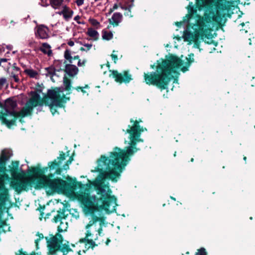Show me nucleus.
Wrapping results in <instances>:
<instances>
[{"label": "nucleus", "instance_id": "obj_1", "mask_svg": "<svg viewBox=\"0 0 255 255\" xmlns=\"http://www.w3.org/2000/svg\"><path fill=\"white\" fill-rule=\"evenodd\" d=\"M67 181L60 178H56L54 180H48L50 182V186L52 188L58 189V192H69L72 190L80 189L81 191L78 197V200L83 205L85 210L89 213L92 214L96 212L102 210L107 213H111L116 211L117 206V198L114 195H111L112 190L104 184L102 180H99L93 183L94 188L97 194L100 195L98 198L95 195L90 194V184H84L80 181H76V179L72 178L69 176L65 177Z\"/></svg>", "mask_w": 255, "mask_h": 255}, {"label": "nucleus", "instance_id": "obj_2", "mask_svg": "<svg viewBox=\"0 0 255 255\" xmlns=\"http://www.w3.org/2000/svg\"><path fill=\"white\" fill-rule=\"evenodd\" d=\"M130 122L132 125H128V128L126 130L123 129L125 133L129 134V145L125 147L124 149L117 146L115 147L113 151L110 153L109 157L101 155L97 161V166L95 170H91L92 172H99L104 178L114 182L118 181L121 172L130 160L131 156L139 150L136 147L137 143L143 141L140 138L143 131V128L139 125L140 123L142 122L141 119L133 120L130 119Z\"/></svg>", "mask_w": 255, "mask_h": 255}, {"label": "nucleus", "instance_id": "obj_3", "mask_svg": "<svg viewBox=\"0 0 255 255\" xmlns=\"http://www.w3.org/2000/svg\"><path fill=\"white\" fill-rule=\"evenodd\" d=\"M69 151L66 154L63 151L59 152V156L57 159L48 163V166L41 167L40 163L35 166H32L27 170L28 176L30 177L26 180H20L14 179L11 182V186L17 194H20L22 191L27 192L31 189L33 185L36 190L48 188L52 191H58V189H53L50 186L49 180H54L55 174L61 175L64 170V166L61 167V163L66 159V156L69 155Z\"/></svg>", "mask_w": 255, "mask_h": 255}, {"label": "nucleus", "instance_id": "obj_4", "mask_svg": "<svg viewBox=\"0 0 255 255\" xmlns=\"http://www.w3.org/2000/svg\"><path fill=\"white\" fill-rule=\"evenodd\" d=\"M189 58H186L187 61L185 66L181 67L183 61L177 56L170 54L168 58L164 59L161 58L157 60V65L155 71L144 73L143 79L146 84L155 86L161 90L168 88L170 81L174 78L173 74L179 75L177 71L180 69L181 71L185 73L188 71L189 67L194 62L193 53L190 54Z\"/></svg>", "mask_w": 255, "mask_h": 255}, {"label": "nucleus", "instance_id": "obj_5", "mask_svg": "<svg viewBox=\"0 0 255 255\" xmlns=\"http://www.w3.org/2000/svg\"><path fill=\"white\" fill-rule=\"evenodd\" d=\"M196 18L194 23L188 22L187 30L193 29V33L200 35L201 40L208 39L213 37L212 32L216 25L222 28L227 20V17H193Z\"/></svg>", "mask_w": 255, "mask_h": 255}, {"label": "nucleus", "instance_id": "obj_6", "mask_svg": "<svg viewBox=\"0 0 255 255\" xmlns=\"http://www.w3.org/2000/svg\"><path fill=\"white\" fill-rule=\"evenodd\" d=\"M229 3L226 0H196L195 4L190 2L186 7V16H200L197 12L204 8L213 16H221L220 12L227 9Z\"/></svg>", "mask_w": 255, "mask_h": 255}, {"label": "nucleus", "instance_id": "obj_7", "mask_svg": "<svg viewBox=\"0 0 255 255\" xmlns=\"http://www.w3.org/2000/svg\"><path fill=\"white\" fill-rule=\"evenodd\" d=\"M11 155L12 154L7 149L2 150L0 155V173H2L0 175V208L4 206L9 197V190L5 187L4 179H7L8 177L7 174H5L6 163Z\"/></svg>", "mask_w": 255, "mask_h": 255}, {"label": "nucleus", "instance_id": "obj_8", "mask_svg": "<svg viewBox=\"0 0 255 255\" xmlns=\"http://www.w3.org/2000/svg\"><path fill=\"white\" fill-rule=\"evenodd\" d=\"M63 91L59 87H56L54 89L48 90L49 99L51 100V103L48 101V104H45L49 107L50 112L52 115L57 112L56 107L63 108L67 101L70 100L69 97H67L66 95L61 93Z\"/></svg>", "mask_w": 255, "mask_h": 255}, {"label": "nucleus", "instance_id": "obj_9", "mask_svg": "<svg viewBox=\"0 0 255 255\" xmlns=\"http://www.w3.org/2000/svg\"><path fill=\"white\" fill-rule=\"evenodd\" d=\"M17 104L16 101L13 100V97L7 98L5 101V111L3 110L0 111V121L2 124L4 123V119L10 118L11 116L10 113L13 111H15V108L17 107Z\"/></svg>", "mask_w": 255, "mask_h": 255}, {"label": "nucleus", "instance_id": "obj_10", "mask_svg": "<svg viewBox=\"0 0 255 255\" xmlns=\"http://www.w3.org/2000/svg\"><path fill=\"white\" fill-rule=\"evenodd\" d=\"M109 72L111 73L109 76L114 78L118 83L127 84L133 80L132 75L128 70H124L122 72L119 73L117 70H110Z\"/></svg>", "mask_w": 255, "mask_h": 255}, {"label": "nucleus", "instance_id": "obj_11", "mask_svg": "<svg viewBox=\"0 0 255 255\" xmlns=\"http://www.w3.org/2000/svg\"><path fill=\"white\" fill-rule=\"evenodd\" d=\"M11 164V166H9V171L12 177V179L10 182V186L12 189H13V188L11 186V182L14 179H19L20 180H26L29 179L30 177L28 176V173H27L28 178L26 179H23V178L26 176V174L22 170H21L20 172L18 171V167L19 164L18 161H12Z\"/></svg>", "mask_w": 255, "mask_h": 255}, {"label": "nucleus", "instance_id": "obj_12", "mask_svg": "<svg viewBox=\"0 0 255 255\" xmlns=\"http://www.w3.org/2000/svg\"><path fill=\"white\" fill-rule=\"evenodd\" d=\"M57 231L58 233H57L55 236H52L50 239H48L47 237H45L47 241L48 250L52 247H54L55 245L62 244L63 243V238L62 235L60 233L63 232V230L60 226H58Z\"/></svg>", "mask_w": 255, "mask_h": 255}, {"label": "nucleus", "instance_id": "obj_13", "mask_svg": "<svg viewBox=\"0 0 255 255\" xmlns=\"http://www.w3.org/2000/svg\"><path fill=\"white\" fill-rule=\"evenodd\" d=\"M10 114L11 115L10 118L7 119H3L4 123L3 125H5L8 128H10L12 126H16V120L18 118H23L26 117V115L21 110L20 112L13 111Z\"/></svg>", "mask_w": 255, "mask_h": 255}, {"label": "nucleus", "instance_id": "obj_14", "mask_svg": "<svg viewBox=\"0 0 255 255\" xmlns=\"http://www.w3.org/2000/svg\"><path fill=\"white\" fill-rule=\"evenodd\" d=\"M48 91L47 94L44 96L43 98H41L38 93L33 92L32 97L29 99L28 103L36 107L37 106H42L44 104H48V100H49Z\"/></svg>", "mask_w": 255, "mask_h": 255}, {"label": "nucleus", "instance_id": "obj_15", "mask_svg": "<svg viewBox=\"0 0 255 255\" xmlns=\"http://www.w3.org/2000/svg\"><path fill=\"white\" fill-rule=\"evenodd\" d=\"M183 38L184 41L189 42L190 43L193 42L195 47L198 48L200 47L201 39L200 35L193 33L191 30H186L184 33Z\"/></svg>", "mask_w": 255, "mask_h": 255}, {"label": "nucleus", "instance_id": "obj_16", "mask_svg": "<svg viewBox=\"0 0 255 255\" xmlns=\"http://www.w3.org/2000/svg\"><path fill=\"white\" fill-rule=\"evenodd\" d=\"M58 251H60L63 255H67L68 253L72 252L73 250L70 248L68 244H62L55 245L48 250V254L50 255H56Z\"/></svg>", "mask_w": 255, "mask_h": 255}, {"label": "nucleus", "instance_id": "obj_17", "mask_svg": "<svg viewBox=\"0 0 255 255\" xmlns=\"http://www.w3.org/2000/svg\"><path fill=\"white\" fill-rule=\"evenodd\" d=\"M92 236V233L90 231L87 230L86 233L85 237L84 238L80 239L79 242L81 244L82 243H86L89 244L90 245V247L92 249H94L95 247L97 246V244L95 243L94 241L92 239H89V237Z\"/></svg>", "mask_w": 255, "mask_h": 255}, {"label": "nucleus", "instance_id": "obj_18", "mask_svg": "<svg viewBox=\"0 0 255 255\" xmlns=\"http://www.w3.org/2000/svg\"><path fill=\"white\" fill-rule=\"evenodd\" d=\"M66 73L70 77H73L77 74L79 71L78 68L72 64H66L64 70Z\"/></svg>", "mask_w": 255, "mask_h": 255}, {"label": "nucleus", "instance_id": "obj_19", "mask_svg": "<svg viewBox=\"0 0 255 255\" xmlns=\"http://www.w3.org/2000/svg\"><path fill=\"white\" fill-rule=\"evenodd\" d=\"M43 25H39L35 31L36 37L40 39H46L48 37L46 30Z\"/></svg>", "mask_w": 255, "mask_h": 255}, {"label": "nucleus", "instance_id": "obj_20", "mask_svg": "<svg viewBox=\"0 0 255 255\" xmlns=\"http://www.w3.org/2000/svg\"><path fill=\"white\" fill-rule=\"evenodd\" d=\"M65 207H63L62 209L60 208L57 211V214L53 219V221L56 223L61 221L62 219H65L68 216V214H65Z\"/></svg>", "mask_w": 255, "mask_h": 255}, {"label": "nucleus", "instance_id": "obj_21", "mask_svg": "<svg viewBox=\"0 0 255 255\" xmlns=\"http://www.w3.org/2000/svg\"><path fill=\"white\" fill-rule=\"evenodd\" d=\"M51 46L47 43H43L42 46L39 48V50L45 54H47L50 56L52 54V50L50 49Z\"/></svg>", "mask_w": 255, "mask_h": 255}, {"label": "nucleus", "instance_id": "obj_22", "mask_svg": "<svg viewBox=\"0 0 255 255\" xmlns=\"http://www.w3.org/2000/svg\"><path fill=\"white\" fill-rule=\"evenodd\" d=\"M56 13L60 15L63 14V16H71L73 12L69 7L64 6L62 7L61 10L58 11Z\"/></svg>", "mask_w": 255, "mask_h": 255}, {"label": "nucleus", "instance_id": "obj_23", "mask_svg": "<svg viewBox=\"0 0 255 255\" xmlns=\"http://www.w3.org/2000/svg\"><path fill=\"white\" fill-rule=\"evenodd\" d=\"M35 108L33 107L32 105L29 104L28 103H27L26 106L23 107L21 110L25 114L26 116H31L32 113V111L33 108Z\"/></svg>", "mask_w": 255, "mask_h": 255}, {"label": "nucleus", "instance_id": "obj_24", "mask_svg": "<svg viewBox=\"0 0 255 255\" xmlns=\"http://www.w3.org/2000/svg\"><path fill=\"white\" fill-rule=\"evenodd\" d=\"M63 84L65 87V90L68 91L67 94H70L71 92H69V91H70L72 89L71 80L65 76L63 78Z\"/></svg>", "mask_w": 255, "mask_h": 255}, {"label": "nucleus", "instance_id": "obj_25", "mask_svg": "<svg viewBox=\"0 0 255 255\" xmlns=\"http://www.w3.org/2000/svg\"><path fill=\"white\" fill-rule=\"evenodd\" d=\"M64 57L67 60L69 63H72V60H79V56L78 55L75 56L74 57H72L71 55V52L69 50L66 49L64 52Z\"/></svg>", "mask_w": 255, "mask_h": 255}, {"label": "nucleus", "instance_id": "obj_26", "mask_svg": "<svg viewBox=\"0 0 255 255\" xmlns=\"http://www.w3.org/2000/svg\"><path fill=\"white\" fill-rule=\"evenodd\" d=\"M87 34L90 37L93 38L95 40H97L98 39L99 33L98 31L91 27L88 28Z\"/></svg>", "mask_w": 255, "mask_h": 255}, {"label": "nucleus", "instance_id": "obj_27", "mask_svg": "<svg viewBox=\"0 0 255 255\" xmlns=\"http://www.w3.org/2000/svg\"><path fill=\"white\" fill-rule=\"evenodd\" d=\"M122 17H111V18L109 19V23L114 27L117 26L121 22Z\"/></svg>", "mask_w": 255, "mask_h": 255}, {"label": "nucleus", "instance_id": "obj_28", "mask_svg": "<svg viewBox=\"0 0 255 255\" xmlns=\"http://www.w3.org/2000/svg\"><path fill=\"white\" fill-rule=\"evenodd\" d=\"M102 37L103 39L109 40L113 37V33L111 31L108 32L104 30L102 31Z\"/></svg>", "mask_w": 255, "mask_h": 255}, {"label": "nucleus", "instance_id": "obj_29", "mask_svg": "<svg viewBox=\"0 0 255 255\" xmlns=\"http://www.w3.org/2000/svg\"><path fill=\"white\" fill-rule=\"evenodd\" d=\"M24 72L30 78H35L38 75L37 72L33 69H26Z\"/></svg>", "mask_w": 255, "mask_h": 255}, {"label": "nucleus", "instance_id": "obj_30", "mask_svg": "<svg viewBox=\"0 0 255 255\" xmlns=\"http://www.w3.org/2000/svg\"><path fill=\"white\" fill-rule=\"evenodd\" d=\"M63 1V0H50L52 6L54 8H56L60 6L62 4Z\"/></svg>", "mask_w": 255, "mask_h": 255}, {"label": "nucleus", "instance_id": "obj_31", "mask_svg": "<svg viewBox=\"0 0 255 255\" xmlns=\"http://www.w3.org/2000/svg\"><path fill=\"white\" fill-rule=\"evenodd\" d=\"M184 19L183 21H176L175 22V24L178 27H180L182 25H183L186 21H187L188 23L189 22V21L193 18V17H183Z\"/></svg>", "mask_w": 255, "mask_h": 255}, {"label": "nucleus", "instance_id": "obj_32", "mask_svg": "<svg viewBox=\"0 0 255 255\" xmlns=\"http://www.w3.org/2000/svg\"><path fill=\"white\" fill-rule=\"evenodd\" d=\"M250 22L249 21H246L245 22H242L240 25H241L242 27L245 26L244 28L241 29V30L245 31L246 33L248 32V29L250 28Z\"/></svg>", "mask_w": 255, "mask_h": 255}, {"label": "nucleus", "instance_id": "obj_33", "mask_svg": "<svg viewBox=\"0 0 255 255\" xmlns=\"http://www.w3.org/2000/svg\"><path fill=\"white\" fill-rule=\"evenodd\" d=\"M89 21L90 23L96 28H98L100 25V22H98L96 19L94 18H90Z\"/></svg>", "mask_w": 255, "mask_h": 255}, {"label": "nucleus", "instance_id": "obj_34", "mask_svg": "<svg viewBox=\"0 0 255 255\" xmlns=\"http://www.w3.org/2000/svg\"><path fill=\"white\" fill-rule=\"evenodd\" d=\"M46 71H47L48 73L51 76V77H52L54 75H56L55 73V69L54 68L52 67H48L45 69Z\"/></svg>", "mask_w": 255, "mask_h": 255}, {"label": "nucleus", "instance_id": "obj_35", "mask_svg": "<svg viewBox=\"0 0 255 255\" xmlns=\"http://www.w3.org/2000/svg\"><path fill=\"white\" fill-rule=\"evenodd\" d=\"M195 255H207V253L204 248H201L197 250Z\"/></svg>", "mask_w": 255, "mask_h": 255}, {"label": "nucleus", "instance_id": "obj_36", "mask_svg": "<svg viewBox=\"0 0 255 255\" xmlns=\"http://www.w3.org/2000/svg\"><path fill=\"white\" fill-rule=\"evenodd\" d=\"M91 221L93 222V223H95L97 221H100L101 223H103L104 221V218H100L96 216H94L93 217L92 220Z\"/></svg>", "mask_w": 255, "mask_h": 255}, {"label": "nucleus", "instance_id": "obj_37", "mask_svg": "<svg viewBox=\"0 0 255 255\" xmlns=\"http://www.w3.org/2000/svg\"><path fill=\"white\" fill-rule=\"evenodd\" d=\"M6 84L7 86V81L5 78H0V89L4 85Z\"/></svg>", "mask_w": 255, "mask_h": 255}, {"label": "nucleus", "instance_id": "obj_38", "mask_svg": "<svg viewBox=\"0 0 255 255\" xmlns=\"http://www.w3.org/2000/svg\"><path fill=\"white\" fill-rule=\"evenodd\" d=\"M71 161H70V160H67L65 163L64 164V165H63L64 166V170H67L68 169H69V165L71 163Z\"/></svg>", "mask_w": 255, "mask_h": 255}, {"label": "nucleus", "instance_id": "obj_39", "mask_svg": "<svg viewBox=\"0 0 255 255\" xmlns=\"http://www.w3.org/2000/svg\"><path fill=\"white\" fill-rule=\"evenodd\" d=\"M10 65H11V64L10 63H2L1 66L5 70H6V71H8V70L10 68Z\"/></svg>", "mask_w": 255, "mask_h": 255}, {"label": "nucleus", "instance_id": "obj_40", "mask_svg": "<svg viewBox=\"0 0 255 255\" xmlns=\"http://www.w3.org/2000/svg\"><path fill=\"white\" fill-rule=\"evenodd\" d=\"M75 89L77 92L81 91L82 89H88L89 88V86L88 85L86 84L84 87L77 86L76 87L73 88Z\"/></svg>", "mask_w": 255, "mask_h": 255}, {"label": "nucleus", "instance_id": "obj_41", "mask_svg": "<svg viewBox=\"0 0 255 255\" xmlns=\"http://www.w3.org/2000/svg\"><path fill=\"white\" fill-rule=\"evenodd\" d=\"M11 76L14 79V80L15 82L18 83L19 82V79L18 77V74H15L13 72H11Z\"/></svg>", "mask_w": 255, "mask_h": 255}, {"label": "nucleus", "instance_id": "obj_42", "mask_svg": "<svg viewBox=\"0 0 255 255\" xmlns=\"http://www.w3.org/2000/svg\"><path fill=\"white\" fill-rule=\"evenodd\" d=\"M115 50L113 51V53L111 54V56L112 59L114 60L115 63H117V61L118 60V56L117 55L114 54V53L115 52Z\"/></svg>", "mask_w": 255, "mask_h": 255}, {"label": "nucleus", "instance_id": "obj_43", "mask_svg": "<svg viewBox=\"0 0 255 255\" xmlns=\"http://www.w3.org/2000/svg\"><path fill=\"white\" fill-rule=\"evenodd\" d=\"M120 7L122 9H124V7L118 3H116L114 5L113 8L111 9L112 10H114L117 9L118 7Z\"/></svg>", "mask_w": 255, "mask_h": 255}, {"label": "nucleus", "instance_id": "obj_44", "mask_svg": "<svg viewBox=\"0 0 255 255\" xmlns=\"http://www.w3.org/2000/svg\"><path fill=\"white\" fill-rule=\"evenodd\" d=\"M82 17H74V19L79 24H81V23H82V24H84V21L82 20V21H81V19Z\"/></svg>", "mask_w": 255, "mask_h": 255}, {"label": "nucleus", "instance_id": "obj_45", "mask_svg": "<svg viewBox=\"0 0 255 255\" xmlns=\"http://www.w3.org/2000/svg\"><path fill=\"white\" fill-rule=\"evenodd\" d=\"M45 209V206H41L40 205L39 207L38 208V210L40 212V215L43 217L44 215V213L42 212V211Z\"/></svg>", "mask_w": 255, "mask_h": 255}, {"label": "nucleus", "instance_id": "obj_46", "mask_svg": "<svg viewBox=\"0 0 255 255\" xmlns=\"http://www.w3.org/2000/svg\"><path fill=\"white\" fill-rule=\"evenodd\" d=\"M12 68L16 72H18V73H20V69L16 66V64L15 63H14L12 65Z\"/></svg>", "mask_w": 255, "mask_h": 255}, {"label": "nucleus", "instance_id": "obj_47", "mask_svg": "<svg viewBox=\"0 0 255 255\" xmlns=\"http://www.w3.org/2000/svg\"><path fill=\"white\" fill-rule=\"evenodd\" d=\"M84 0H76L75 2L78 6H81L84 3Z\"/></svg>", "mask_w": 255, "mask_h": 255}, {"label": "nucleus", "instance_id": "obj_48", "mask_svg": "<svg viewBox=\"0 0 255 255\" xmlns=\"http://www.w3.org/2000/svg\"><path fill=\"white\" fill-rule=\"evenodd\" d=\"M86 60H83L82 62H81V60L79 59L78 62V66H84L85 64Z\"/></svg>", "mask_w": 255, "mask_h": 255}, {"label": "nucleus", "instance_id": "obj_49", "mask_svg": "<svg viewBox=\"0 0 255 255\" xmlns=\"http://www.w3.org/2000/svg\"><path fill=\"white\" fill-rule=\"evenodd\" d=\"M83 45L87 48V50H90L92 46V44H88H88H86V43L83 44Z\"/></svg>", "mask_w": 255, "mask_h": 255}, {"label": "nucleus", "instance_id": "obj_50", "mask_svg": "<svg viewBox=\"0 0 255 255\" xmlns=\"http://www.w3.org/2000/svg\"><path fill=\"white\" fill-rule=\"evenodd\" d=\"M94 223H93L92 221H90L89 223L86 225V229H88L91 227Z\"/></svg>", "mask_w": 255, "mask_h": 255}, {"label": "nucleus", "instance_id": "obj_51", "mask_svg": "<svg viewBox=\"0 0 255 255\" xmlns=\"http://www.w3.org/2000/svg\"><path fill=\"white\" fill-rule=\"evenodd\" d=\"M0 108L1 109V110H3V111H5V103H2L0 102Z\"/></svg>", "mask_w": 255, "mask_h": 255}, {"label": "nucleus", "instance_id": "obj_52", "mask_svg": "<svg viewBox=\"0 0 255 255\" xmlns=\"http://www.w3.org/2000/svg\"><path fill=\"white\" fill-rule=\"evenodd\" d=\"M39 241H40V239H37L36 240H35V246H36V248L37 250H38L39 249L38 244H39Z\"/></svg>", "mask_w": 255, "mask_h": 255}, {"label": "nucleus", "instance_id": "obj_53", "mask_svg": "<svg viewBox=\"0 0 255 255\" xmlns=\"http://www.w3.org/2000/svg\"><path fill=\"white\" fill-rule=\"evenodd\" d=\"M36 235H37V236H38V237H39V238H38V239H40V240L41 239H43V238H44V236H43V235L42 233H40L38 232V233H37Z\"/></svg>", "mask_w": 255, "mask_h": 255}, {"label": "nucleus", "instance_id": "obj_54", "mask_svg": "<svg viewBox=\"0 0 255 255\" xmlns=\"http://www.w3.org/2000/svg\"><path fill=\"white\" fill-rule=\"evenodd\" d=\"M2 63H7L8 59L6 58H0Z\"/></svg>", "mask_w": 255, "mask_h": 255}, {"label": "nucleus", "instance_id": "obj_55", "mask_svg": "<svg viewBox=\"0 0 255 255\" xmlns=\"http://www.w3.org/2000/svg\"><path fill=\"white\" fill-rule=\"evenodd\" d=\"M208 44H211V43H213L214 45H215V46L217 45V43L216 42H215V41H214L213 40H211L210 42H206Z\"/></svg>", "mask_w": 255, "mask_h": 255}, {"label": "nucleus", "instance_id": "obj_56", "mask_svg": "<svg viewBox=\"0 0 255 255\" xmlns=\"http://www.w3.org/2000/svg\"><path fill=\"white\" fill-rule=\"evenodd\" d=\"M5 224V221L0 220V228L2 227Z\"/></svg>", "mask_w": 255, "mask_h": 255}, {"label": "nucleus", "instance_id": "obj_57", "mask_svg": "<svg viewBox=\"0 0 255 255\" xmlns=\"http://www.w3.org/2000/svg\"><path fill=\"white\" fill-rule=\"evenodd\" d=\"M68 44L70 46H73L74 45V42L73 41H69L68 42Z\"/></svg>", "mask_w": 255, "mask_h": 255}, {"label": "nucleus", "instance_id": "obj_58", "mask_svg": "<svg viewBox=\"0 0 255 255\" xmlns=\"http://www.w3.org/2000/svg\"><path fill=\"white\" fill-rule=\"evenodd\" d=\"M103 231V229H102V227H100L98 230V234L99 235H100L101 233H102Z\"/></svg>", "mask_w": 255, "mask_h": 255}, {"label": "nucleus", "instance_id": "obj_59", "mask_svg": "<svg viewBox=\"0 0 255 255\" xmlns=\"http://www.w3.org/2000/svg\"><path fill=\"white\" fill-rule=\"evenodd\" d=\"M74 152H73L72 155L70 156V157H69L68 160H70V161L72 162V161L74 160L73 159V156H74Z\"/></svg>", "mask_w": 255, "mask_h": 255}, {"label": "nucleus", "instance_id": "obj_60", "mask_svg": "<svg viewBox=\"0 0 255 255\" xmlns=\"http://www.w3.org/2000/svg\"><path fill=\"white\" fill-rule=\"evenodd\" d=\"M113 16H122V14H121L120 12H116L115 13Z\"/></svg>", "mask_w": 255, "mask_h": 255}, {"label": "nucleus", "instance_id": "obj_61", "mask_svg": "<svg viewBox=\"0 0 255 255\" xmlns=\"http://www.w3.org/2000/svg\"><path fill=\"white\" fill-rule=\"evenodd\" d=\"M156 65H155V63H154V64H152V65H150V68L151 69H154L155 68H156V66L157 65V63H156Z\"/></svg>", "mask_w": 255, "mask_h": 255}, {"label": "nucleus", "instance_id": "obj_62", "mask_svg": "<svg viewBox=\"0 0 255 255\" xmlns=\"http://www.w3.org/2000/svg\"><path fill=\"white\" fill-rule=\"evenodd\" d=\"M22 119L23 118H19V122H20L22 124L24 122V120Z\"/></svg>", "mask_w": 255, "mask_h": 255}, {"label": "nucleus", "instance_id": "obj_63", "mask_svg": "<svg viewBox=\"0 0 255 255\" xmlns=\"http://www.w3.org/2000/svg\"><path fill=\"white\" fill-rule=\"evenodd\" d=\"M111 242V240L109 239H108L106 242V244L108 245L109 243Z\"/></svg>", "mask_w": 255, "mask_h": 255}, {"label": "nucleus", "instance_id": "obj_64", "mask_svg": "<svg viewBox=\"0 0 255 255\" xmlns=\"http://www.w3.org/2000/svg\"><path fill=\"white\" fill-rule=\"evenodd\" d=\"M6 48L9 49V50H11V48H12V46L11 45H7L6 46Z\"/></svg>", "mask_w": 255, "mask_h": 255}]
</instances>
